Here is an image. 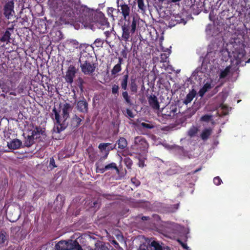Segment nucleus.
I'll use <instances>...</instances> for the list:
<instances>
[{"mask_svg":"<svg viewBox=\"0 0 250 250\" xmlns=\"http://www.w3.org/2000/svg\"><path fill=\"white\" fill-rule=\"evenodd\" d=\"M129 88L130 91L133 93H136L137 92L138 86L135 80H131L129 83Z\"/></svg>","mask_w":250,"mask_h":250,"instance_id":"obj_34","label":"nucleus"},{"mask_svg":"<svg viewBox=\"0 0 250 250\" xmlns=\"http://www.w3.org/2000/svg\"><path fill=\"white\" fill-rule=\"evenodd\" d=\"M93 21H92V24L93 22L99 23L101 25H106L109 24L107 18L102 12L95 13L93 15Z\"/></svg>","mask_w":250,"mask_h":250,"instance_id":"obj_11","label":"nucleus"},{"mask_svg":"<svg viewBox=\"0 0 250 250\" xmlns=\"http://www.w3.org/2000/svg\"><path fill=\"white\" fill-rule=\"evenodd\" d=\"M118 145V147L120 149H124L127 146V142L124 137H120L116 144Z\"/></svg>","mask_w":250,"mask_h":250,"instance_id":"obj_29","label":"nucleus"},{"mask_svg":"<svg viewBox=\"0 0 250 250\" xmlns=\"http://www.w3.org/2000/svg\"><path fill=\"white\" fill-rule=\"evenodd\" d=\"M124 60L122 57L118 58V63L115 64L111 70V75L114 77H117L119 73L122 71V64L123 63Z\"/></svg>","mask_w":250,"mask_h":250,"instance_id":"obj_13","label":"nucleus"},{"mask_svg":"<svg viewBox=\"0 0 250 250\" xmlns=\"http://www.w3.org/2000/svg\"><path fill=\"white\" fill-rule=\"evenodd\" d=\"M20 22L21 23L22 25H24V26L26 25H28V24H26V23H27L28 22V18L26 16L23 18H22Z\"/></svg>","mask_w":250,"mask_h":250,"instance_id":"obj_52","label":"nucleus"},{"mask_svg":"<svg viewBox=\"0 0 250 250\" xmlns=\"http://www.w3.org/2000/svg\"><path fill=\"white\" fill-rule=\"evenodd\" d=\"M14 29L13 25L11 27H7L3 33L2 36L0 38V41L2 42H5L6 44L10 43L11 36L14 33Z\"/></svg>","mask_w":250,"mask_h":250,"instance_id":"obj_12","label":"nucleus"},{"mask_svg":"<svg viewBox=\"0 0 250 250\" xmlns=\"http://www.w3.org/2000/svg\"><path fill=\"white\" fill-rule=\"evenodd\" d=\"M220 107H221V109L222 110V114L224 115H226L228 114L229 112L228 107L223 104H220Z\"/></svg>","mask_w":250,"mask_h":250,"instance_id":"obj_44","label":"nucleus"},{"mask_svg":"<svg viewBox=\"0 0 250 250\" xmlns=\"http://www.w3.org/2000/svg\"><path fill=\"white\" fill-rule=\"evenodd\" d=\"M20 79V73L18 72H14L12 73V80H11V86L10 87L7 83L4 82H0V87L3 92L5 93H9L13 90V81L15 82L19 81Z\"/></svg>","mask_w":250,"mask_h":250,"instance_id":"obj_7","label":"nucleus"},{"mask_svg":"<svg viewBox=\"0 0 250 250\" xmlns=\"http://www.w3.org/2000/svg\"><path fill=\"white\" fill-rule=\"evenodd\" d=\"M181 0H170V2H173V3H175V2H179Z\"/></svg>","mask_w":250,"mask_h":250,"instance_id":"obj_64","label":"nucleus"},{"mask_svg":"<svg viewBox=\"0 0 250 250\" xmlns=\"http://www.w3.org/2000/svg\"><path fill=\"white\" fill-rule=\"evenodd\" d=\"M168 57V54L166 53L161 54L160 59L161 62H167V59Z\"/></svg>","mask_w":250,"mask_h":250,"instance_id":"obj_47","label":"nucleus"},{"mask_svg":"<svg viewBox=\"0 0 250 250\" xmlns=\"http://www.w3.org/2000/svg\"><path fill=\"white\" fill-rule=\"evenodd\" d=\"M21 145L22 142L21 140L15 139L12 140L10 143H8V146L10 149H17L19 148Z\"/></svg>","mask_w":250,"mask_h":250,"instance_id":"obj_21","label":"nucleus"},{"mask_svg":"<svg viewBox=\"0 0 250 250\" xmlns=\"http://www.w3.org/2000/svg\"><path fill=\"white\" fill-rule=\"evenodd\" d=\"M81 71L84 75L92 76L98 66L97 60L89 53L81 55L79 58Z\"/></svg>","mask_w":250,"mask_h":250,"instance_id":"obj_3","label":"nucleus"},{"mask_svg":"<svg viewBox=\"0 0 250 250\" xmlns=\"http://www.w3.org/2000/svg\"><path fill=\"white\" fill-rule=\"evenodd\" d=\"M178 242L179 243V244L181 245V246L185 249H188V247L187 246V245L184 243H183L181 240H178Z\"/></svg>","mask_w":250,"mask_h":250,"instance_id":"obj_56","label":"nucleus"},{"mask_svg":"<svg viewBox=\"0 0 250 250\" xmlns=\"http://www.w3.org/2000/svg\"><path fill=\"white\" fill-rule=\"evenodd\" d=\"M213 87L210 83L207 82L204 84L203 86L200 89L199 91V95L203 97L205 94Z\"/></svg>","mask_w":250,"mask_h":250,"instance_id":"obj_24","label":"nucleus"},{"mask_svg":"<svg viewBox=\"0 0 250 250\" xmlns=\"http://www.w3.org/2000/svg\"><path fill=\"white\" fill-rule=\"evenodd\" d=\"M126 115L130 118H133L134 117L132 112L128 108L126 109Z\"/></svg>","mask_w":250,"mask_h":250,"instance_id":"obj_53","label":"nucleus"},{"mask_svg":"<svg viewBox=\"0 0 250 250\" xmlns=\"http://www.w3.org/2000/svg\"><path fill=\"white\" fill-rule=\"evenodd\" d=\"M177 108L174 106H172L170 107L169 111H167V113L164 114L163 116L166 118H167V117L171 118L174 116L175 114L177 113Z\"/></svg>","mask_w":250,"mask_h":250,"instance_id":"obj_27","label":"nucleus"},{"mask_svg":"<svg viewBox=\"0 0 250 250\" xmlns=\"http://www.w3.org/2000/svg\"><path fill=\"white\" fill-rule=\"evenodd\" d=\"M139 25V20L135 16L132 15L127 19H124L120 26L122 30V35L119 40L126 42L132 41V36L137 30Z\"/></svg>","mask_w":250,"mask_h":250,"instance_id":"obj_2","label":"nucleus"},{"mask_svg":"<svg viewBox=\"0 0 250 250\" xmlns=\"http://www.w3.org/2000/svg\"><path fill=\"white\" fill-rule=\"evenodd\" d=\"M34 132L35 131H33L31 135H28L27 138H25V140L24 142V146H25L30 147L34 143L35 137H38L37 134H34Z\"/></svg>","mask_w":250,"mask_h":250,"instance_id":"obj_19","label":"nucleus"},{"mask_svg":"<svg viewBox=\"0 0 250 250\" xmlns=\"http://www.w3.org/2000/svg\"><path fill=\"white\" fill-rule=\"evenodd\" d=\"M83 100H80L78 102L77 108L79 112L86 113L88 112V104L84 97H83Z\"/></svg>","mask_w":250,"mask_h":250,"instance_id":"obj_14","label":"nucleus"},{"mask_svg":"<svg viewBox=\"0 0 250 250\" xmlns=\"http://www.w3.org/2000/svg\"><path fill=\"white\" fill-rule=\"evenodd\" d=\"M94 43L97 47H102V45L104 43V40L100 38H98L95 40Z\"/></svg>","mask_w":250,"mask_h":250,"instance_id":"obj_45","label":"nucleus"},{"mask_svg":"<svg viewBox=\"0 0 250 250\" xmlns=\"http://www.w3.org/2000/svg\"><path fill=\"white\" fill-rule=\"evenodd\" d=\"M111 244L114 245L115 248L118 249H122V248L120 246L119 243L115 240H112L111 241Z\"/></svg>","mask_w":250,"mask_h":250,"instance_id":"obj_55","label":"nucleus"},{"mask_svg":"<svg viewBox=\"0 0 250 250\" xmlns=\"http://www.w3.org/2000/svg\"><path fill=\"white\" fill-rule=\"evenodd\" d=\"M119 86L118 85L114 84L112 86V94L116 96L119 95Z\"/></svg>","mask_w":250,"mask_h":250,"instance_id":"obj_42","label":"nucleus"},{"mask_svg":"<svg viewBox=\"0 0 250 250\" xmlns=\"http://www.w3.org/2000/svg\"><path fill=\"white\" fill-rule=\"evenodd\" d=\"M68 250H83L77 239L67 240Z\"/></svg>","mask_w":250,"mask_h":250,"instance_id":"obj_16","label":"nucleus"},{"mask_svg":"<svg viewBox=\"0 0 250 250\" xmlns=\"http://www.w3.org/2000/svg\"><path fill=\"white\" fill-rule=\"evenodd\" d=\"M117 237L118 240H120V239H121V240H123L124 238V237L122 235H119V234L117 235Z\"/></svg>","mask_w":250,"mask_h":250,"instance_id":"obj_63","label":"nucleus"},{"mask_svg":"<svg viewBox=\"0 0 250 250\" xmlns=\"http://www.w3.org/2000/svg\"><path fill=\"white\" fill-rule=\"evenodd\" d=\"M105 169H107V170L109 169H114L116 170L117 173L119 174L120 173L119 169L117 167L116 164L114 162L111 163L106 165L105 166Z\"/></svg>","mask_w":250,"mask_h":250,"instance_id":"obj_33","label":"nucleus"},{"mask_svg":"<svg viewBox=\"0 0 250 250\" xmlns=\"http://www.w3.org/2000/svg\"><path fill=\"white\" fill-rule=\"evenodd\" d=\"M122 55L124 58H126L127 54L125 51L123 50V51H122Z\"/></svg>","mask_w":250,"mask_h":250,"instance_id":"obj_61","label":"nucleus"},{"mask_svg":"<svg viewBox=\"0 0 250 250\" xmlns=\"http://www.w3.org/2000/svg\"><path fill=\"white\" fill-rule=\"evenodd\" d=\"M17 92L18 94H21L24 92V90H27V85L25 82H21L17 87Z\"/></svg>","mask_w":250,"mask_h":250,"instance_id":"obj_32","label":"nucleus"},{"mask_svg":"<svg viewBox=\"0 0 250 250\" xmlns=\"http://www.w3.org/2000/svg\"><path fill=\"white\" fill-rule=\"evenodd\" d=\"M117 14H121L124 19L130 17L131 15V8L129 4L126 3L124 0H117Z\"/></svg>","mask_w":250,"mask_h":250,"instance_id":"obj_4","label":"nucleus"},{"mask_svg":"<svg viewBox=\"0 0 250 250\" xmlns=\"http://www.w3.org/2000/svg\"><path fill=\"white\" fill-rule=\"evenodd\" d=\"M141 219L143 221H147L149 219V217L148 216H143Z\"/></svg>","mask_w":250,"mask_h":250,"instance_id":"obj_59","label":"nucleus"},{"mask_svg":"<svg viewBox=\"0 0 250 250\" xmlns=\"http://www.w3.org/2000/svg\"><path fill=\"white\" fill-rule=\"evenodd\" d=\"M7 240L6 233L5 231L1 230L0 231V244L5 243Z\"/></svg>","mask_w":250,"mask_h":250,"instance_id":"obj_39","label":"nucleus"},{"mask_svg":"<svg viewBox=\"0 0 250 250\" xmlns=\"http://www.w3.org/2000/svg\"><path fill=\"white\" fill-rule=\"evenodd\" d=\"M96 167V172H100L101 173H104L105 171L107 170V169H105V167L99 168L98 167V164L96 163L95 165Z\"/></svg>","mask_w":250,"mask_h":250,"instance_id":"obj_49","label":"nucleus"},{"mask_svg":"<svg viewBox=\"0 0 250 250\" xmlns=\"http://www.w3.org/2000/svg\"><path fill=\"white\" fill-rule=\"evenodd\" d=\"M179 204L180 203H178L174 205H170L167 207L168 210L171 212H175L179 208Z\"/></svg>","mask_w":250,"mask_h":250,"instance_id":"obj_40","label":"nucleus"},{"mask_svg":"<svg viewBox=\"0 0 250 250\" xmlns=\"http://www.w3.org/2000/svg\"><path fill=\"white\" fill-rule=\"evenodd\" d=\"M123 161L125 165L128 169H131V167L133 165V162L129 157H127L125 158Z\"/></svg>","mask_w":250,"mask_h":250,"instance_id":"obj_37","label":"nucleus"},{"mask_svg":"<svg viewBox=\"0 0 250 250\" xmlns=\"http://www.w3.org/2000/svg\"><path fill=\"white\" fill-rule=\"evenodd\" d=\"M150 245L154 248L155 250H163L162 247L157 241H153L151 242Z\"/></svg>","mask_w":250,"mask_h":250,"instance_id":"obj_41","label":"nucleus"},{"mask_svg":"<svg viewBox=\"0 0 250 250\" xmlns=\"http://www.w3.org/2000/svg\"><path fill=\"white\" fill-rule=\"evenodd\" d=\"M128 79L129 75L128 71H127L126 74L119 79L120 86L123 90H127Z\"/></svg>","mask_w":250,"mask_h":250,"instance_id":"obj_17","label":"nucleus"},{"mask_svg":"<svg viewBox=\"0 0 250 250\" xmlns=\"http://www.w3.org/2000/svg\"><path fill=\"white\" fill-rule=\"evenodd\" d=\"M148 102L149 105L154 110H158L160 108V104L158 100L155 95H150L148 98Z\"/></svg>","mask_w":250,"mask_h":250,"instance_id":"obj_15","label":"nucleus"},{"mask_svg":"<svg viewBox=\"0 0 250 250\" xmlns=\"http://www.w3.org/2000/svg\"><path fill=\"white\" fill-rule=\"evenodd\" d=\"M211 115L206 114L201 117L200 120L201 121L208 122L211 119Z\"/></svg>","mask_w":250,"mask_h":250,"instance_id":"obj_46","label":"nucleus"},{"mask_svg":"<svg viewBox=\"0 0 250 250\" xmlns=\"http://www.w3.org/2000/svg\"><path fill=\"white\" fill-rule=\"evenodd\" d=\"M15 3L13 0L5 1L2 6V13L6 20H10L15 15L14 11Z\"/></svg>","mask_w":250,"mask_h":250,"instance_id":"obj_5","label":"nucleus"},{"mask_svg":"<svg viewBox=\"0 0 250 250\" xmlns=\"http://www.w3.org/2000/svg\"><path fill=\"white\" fill-rule=\"evenodd\" d=\"M94 250H108V249L106 246L102 244L98 247H96Z\"/></svg>","mask_w":250,"mask_h":250,"instance_id":"obj_54","label":"nucleus"},{"mask_svg":"<svg viewBox=\"0 0 250 250\" xmlns=\"http://www.w3.org/2000/svg\"><path fill=\"white\" fill-rule=\"evenodd\" d=\"M140 125L144 128L150 129H153L155 127V125L151 123H146L145 122H142L140 124Z\"/></svg>","mask_w":250,"mask_h":250,"instance_id":"obj_38","label":"nucleus"},{"mask_svg":"<svg viewBox=\"0 0 250 250\" xmlns=\"http://www.w3.org/2000/svg\"><path fill=\"white\" fill-rule=\"evenodd\" d=\"M50 7L56 14L63 18H74L77 15L85 24L92 25V11L85 6L78 5L76 0H53L50 3Z\"/></svg>","mask_w":250,"mask_h":250,"instance_id":"obj_1","label":"nucleus"},{"mask_svg":"<svg viewBox=\"0 0 250 250\" xmlns=\"http://www.w3.org/2000/svg\"><path fill=\"white\" fill-rule=\"evenodd\" d=\"M201 169H202V167H200L198 168V169H197L195 170L192 171L191 172L188 173V175L194 174L195 173H197V172L200 171Z\"/></svg>","mask_w":250,"mask_h":250,"instance_id":"obj_58","label":"nucleus"},{"mask_svg":"<svg viewBox=\"0 0 250 250\" xmlns=\"http://www.w3.org/2000/svg\"><path fill=\"white\" fill-rule=\"evenodd\" d=\"M82 120L78 117L77 115H74L71 120L70 122V125L72 127V129H76L77 128L79 125H81Z\"/></svg>","mask_w":250,"mask_h":250,"instance_id":"obj_18","label":"nucleus"},{"mask_svg":"<svg viewBox=\"0 0 250 250\" xmlns=\"http://www.w3.org/2000/svg\"><path fill=\"white\" fill-rule=\"evenodd\" d=\"M222 182V180L219 176L215 177L213 179V183H214L215 185L217 186L221 185Z\"/></svg>","mask_w":250,"mask_h":250,"instance_id":"obj_48","label":"nucleus"},{"mask_svg":"<svg viewBox=\"0 0 250 250\" xmlns=\"http://www.w3.org/2000/svg\"><path fill=\"white\" fill-rule=\"evenodd\" d=\"M122 95L127 105L131 106L133 104L131 97L129 95L127 90H123Z\"/></svg>","mask_w":250,"mask_h":250,"instance_id":"obj_23","label":"nucleus"},{"mask_svg":"<svg viewBox=\"0 0 250 250\" xmlns=\"http://www.w3.org/2000/svg\"><path fill=\"white\" fill-rule=\"evenodd\" d=\"M79 80L81 81V84L79 86L80 88H81V89L82 90H83V80L81 79V78H80L79 79Z\"/></svg>","mask_w":250,"mask_h":250,"instance_id":"obj_60","label":"nucleus"},{"mask_svg":"<svg viewBox=\"0 0 250 250\" xmlns=\"http://www.w3.org/2000/svg\"><path fill=\"white\" fill-rule=\"evenodd\" d=\"M52 111L54 114L55 119L56 120V124L57 125L56 127L57 132L60 133L61 131L64 130L68 126V123L66 122L67 119H63V121L61 122L60 120V115L59 112L57 111L55 107H54Z\"/></svg>","mask_w":250,"mask_h":250,"instance_id":"obj_6","label":"nucleus"},{"mask_svg":"<svg viewBox=\"0 0 250 250\" xmlns=\"http://www.w3.org/2000/svg\"><path fill=\"white\" fill-rule=\"evenodd\" d=\"M196 92L194 90H192L187 94L186 97L184 101V103L187 104L190 103L193 99L195 97Z\"/></svg>","mask_w":250,"mask_h":250,"instance_id":"obj_26","label":"nucleus"},{"mask_svg":"<svg viewBox=\"0 0 250 250\" xmlns=\"http://www.w3.org/2000/svg\"><path fill=\"white\" fill-rule=\"evenodd\" d=\"M110 145H111V144L109 143H100L99 145L98 148L100 150L101 152H104V155L103 156H102V157H101V158H100L101 160L106 159L109 154V151L111 150L114 149L116 146V144H114L113 146H110Z\"/></svg>","mask_w":250,"mask_h":250,"instance_id":"obj_9","label":"nucleus"},{"mask_svg":"<svg viewBox=\"0 0 250 250\" xmlns=\"http://www.w3.org/2000/svg\"><path fill=\"white\" fill-rule=\"evenodd\" d=\"M181 20L180 17H175L174 20L171 19L170 21V25L174 26L177 23H180L181 22Z\"/></svg>","mask_w":250,"mask_h":250,"instance_id":"obj_43","label":"nucleus"},{"mask_svg":"<svg viewBox=\"0 0 250 250\" xmlns=\"http://www.w3.org/2000/svg\"><path fill=\"white\" fill-rule=\"evenodd\" d=\"M56 250H68L67 240H61L55 246Z\"/></svg>","mask_w":250,"mask_h":250,"instance_id":"obj_22","label":"nucleus"},{"mask_svg":"<svg viewBox=\"0 0 250 250\" xmlns=\"http://www.w3.org/2000/svg\"><path fill=\"white\" fill-rule=\"evenodd\" d=\"M135 3H137L139 10L141 12H145L146 9V6L145 3V0H134Z\"/></svg>","mask_w":250,"mask_h":250,"instance_id":"obj_28","label":"nucleus"},{"mask_svg":"<svg viewBox=\"0 0 250 250\" xmlns=\"http://www.w3.org/2000/svg\"><path fill=\"white\" fill-rule=\"evenodd\" d=\"M134 146L140 151H145L147 149L148 144L145 138L142 136H137L134 139Z\"/></svg>","mask_w":250,"mask_h":250,"instance_id":"obj_8","label":"nucleus"},{"mask_svg":"<svg viewBox=\"0 0 250 250\" xmlns=\"http://www.w3.org/2000/svg\"><path fill=\"white\" fill-rule=\"evenodd\" d=\"M16 90V88H15V84H13V90H11L9 93V94L11 95H13V96H16L17 95V93L15 91Z\"/></svg>","mask_w":250,"mask_h":250,"instance_id":"obj_57","label":"nucleus"},{"mask_svg":"<svg viewBox=\"0 0 250 250\" xmlns=\"http://www.w3.org/2000/svg\"><path fill=\"white\" fill-rule=\"evenodd\" d=\"M165 0H152L153 6L157 9H161L163 7V2Z\"/></svg>","mask_w":250,"mask_h":250,"instance_id":"obj_36","label":"nucleus"},{"mask_svg":"<svg viewBox=\"0 0 250 250\" xmlns=\"http://www.w3.org/2000/svg\"><path fill=\"white\" fill-rule=\"evenodd\" d=\"M211 133L212 129L211 128L209 127L205 128L202 131L200 135V136L203 140L206 141L208 139L209 137L211 135Z\"/></svg>","mask_w":250,"mask_h":250,"instance_id":"obj_25","label":"nucleus"},{"mask_svg":"<svg viewBox=\"0 0 250 250\" xmlns=\"http://www.w3.org/2000/svg\"><path fill=\"white\" fill-rule=\"evenodd\" d=\"M70 44L75 48H78L79 47V43L75 40H72L70 41Z\"/></svg>","mask_w":250,"mask_h":250,"instance_id":"obj_50","label":"nucleus"},{"mask_svg":"<svg viewBox=\"0 0 250 250\" xmlns=\"http://www.w3.org/2000/svg\"><path fill=\"white\" fill-rule=\"evenodd\" d=\"M219 86H216L213 89V92L214 93H216L218 91V88Z\"/></svg>","mask_w":250,"mask_h":250,"instance_id":"obj_62","label":"nucleus"},{"mask_svg":"<svg viewBox=\"0 0 250 250\" xmlns=\"http://www.w3.org/2000/svg\"><path fill=\"white\" fill-rule=\"evenodd\" d=\"M117 9L114 8L113 7H108L107 9V13L108 16H110L113 21L118 19V15H114L113 14L114 12L117 13Z\"/></svg>","mask_w":250,"mask_h":250,"instance_id":"obj_31","label":"nucleus"},{"mask_svg":"<svg viewBox=\"0 0 250 250\" xmlns=\"http://www.w3.org/2000/svg\"><path fill=\"white\" fill-rule=\"evenodd\" d=\"M231 66L230 65L228 66L226 68L221 71L219 77L220 79L225 78L230 72Z\"/></svg>","mask_w":250,"mask_h":250,"instance_id":"obj_35","label":"nucleus"},{"mask_svg":"<svg viewBox=\"0 0 250 250\" xmlns=\"http://www.w3.org/2000/svg\"><path fill=\"white\" fill-rule=\"evenodd\" d=\"M71 109L72 106L70 104H64L62 108V118L65 119H68L69 117V112Z\"/></svg>","mask_w":250,"mask_h":250,"instance_id":"obj_20","label":"nucleus"},{"mask_svg":"<svg viewBox=\"0 0 250 250\" xmlns=\"http://www.w3.org/2000/svg\"><path fill=\"white\" fill-rule=\"evenodd\" d=\"M76 73V67L73 65H70L66 72V75L64 77L65 81L68 83H72Z\"/></svg>","mask_w":250,"mask_h":250,"instance_id":"obj_10","label":"nucleus"},{"mask_svg":"<svg viewBox=\"0 0 250 250\" xmlns=\"http://www.w3.org/2000/svg\"><path fill=\"white\" fill-rule=\"evenodd\" d=\"M199 129L197 127L192 125L188 131V135L190 138L194 137L198 133Z\"/></svg>","mask_w":250,"mask_h":250,"instance_id":"obj_30","label":"nucleus"},{"mask_svg":"<svg viewBox=\"0 0 250 250\" xmlns=\"http://www.w3.org/2000/svg\"><path fill=\"white\" fill-rule=\"evenodd\" d=\"M49 166L52 167V169L57 167V166L55 165V160L53 157L50 159Z\"/></svg>","mask_w":250,"mask_h":250,"instance_id":"obj_51","label":"nucleus"}]
</instances>
